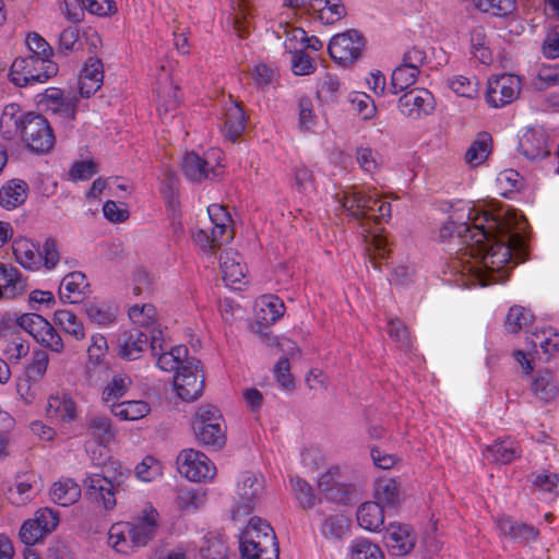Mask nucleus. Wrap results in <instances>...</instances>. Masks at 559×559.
I'll use <instances>...</instances> for the list:
<instances>
[{
  "label": "nucleus",
  "instance_id": "f257e3e1",
  "mask_svg": "<svg viewBox=\"0 0 559 559\" xmlns=\"http://www.w3.org/2000/svg\"><path fill=\"white\" fill-rule=\"evenodd\" d=\"M441 239L456 237L465 245L464 257L473 258L463 262L453 258L450 269L465 275H474L481 286L504 282L510 271L523 259L518 255L524 250V239L512 230L510 223L490 213H478L467 209L457 219L451 216L440 228Z\"/></svg>",
  "mask_w": 559,
  "mask_h": 559
},
{
  "label": "nucleus",
  "instance_id": "f03ea898",
  "mask_svg": "<svg viewBox=\"0 0 559 559\" xmlns=\"http://www.w3.org/2000/svg\"><path fill=\"white\" fill-rule=\"evenodd\" d=\"M20 106L9 104L0 118L1 128L14 126L21 131L26 146L36 153H48L55 145V134L47 119L38 114L27 112L19 117Z\"/></svg>",
  "mask_w": 559,
  "mask_h": 559
},
{
  "label": "nucleus",
  "instance_id": "7ed1b4c3",
  "mask_svg": "<svg viewBox=\"0 0 559 559\" xmlns=\"http://www.w3.org/2000/svg\"><path fill=\"white\" fill-rule=\"evenodd\" d=\"M335 198L354 218L382 222L391 217V204L379 198L374 190L370 191L353 185L342 189L335 194Z\"/></svg>",
  "mask_w": 559,
  "mask_h": 559
},
{
  "label": "nucleus",
  "instance_id": "20e7f679",
  "mask_svg": "<svg viewBox=\"0 0 559 559\" xmlns=\"http://www.w3.org/2000/svg\"><path fill=\"white\" fill-rule=\"evenodd\" d=\"M192 428L197 440L207 447L221 449L226 442L224 418L213 405H202L195 412Z\"/></svg>",
  "mask_w": 559,
  "mask_h": 559
},
{
  "label": "nucleus",
  "instance_id": "39448f33",
  "mask_svg": "<svg viewBox=\"0 0 559 559\" xmlns=\"http://www.w3.org/2000/svg\"><path fill=\"white\" fill-rule=\"evenodd\" d=\"M58 66L49 58L26 56L16 58L10 69L11 81L17 86L44 83L56 75Z\"/></svg>",
  "mask_w": 559,
  "mask_h": 559
},
{
  "label": "nucleus",
  "instance_id": "423d86ee",
  "mask_svg": "<svg viewBox=\"0 0 559 559\" xmlns=\"http://www.w3.org/2000/svg\"><path fill=\"white\" fill-rule=\"evenodd\" d=\"M130 477L129 471H120L114 476L91 474L83 480L86 496L90 500L99 503L107 511L112 510L117 504L116 495L124 481Z\"/></svg>",
  "mask_w": 559,
  "mask_h": 559
},
{
  "label": "nucleus",
  "instance_id": "0eeeda50",
  "mask_svg": "<svg viewBox=\"0 0 559 559\" xmlns=\"http://www.w3.org/2000/svg\"><path fill=\"white\" fill-rule=\"evenodd\" d=\"M239 545H243L247 554L259 548L267 559L275 556L276 536L269 523L260 518H251L240 534Z\"/></svg>",
  "mask_w": 559,
  "mask_h": 559
},
{
  "label": "nucleus",
  "instance_id": "6e6552de",
  "mask_svg": "<svg viewBox=\"0 0 559 559\" xmlns=\"http://www.w3.org/2000/svg\"><path fill=\"white\" fill-rule=\"evenodd\" d=\"M236 493L234 518L249 514L264 497V478L259 474L245 472L237 481Z\"/></svg>",
  "mask_w": 559,
  "mask_h": 559
},
{
  "label": "nucleus",
  "instance_id": "1a4fd4ad",
  "mask_svg": "<svg viewBox=\"0 0 559 559\" xmlns=\"http://www.w3.org/2000/svg\"><path fill=\"white\" fill-rule=\"evenodd\" d=\"M17 324L34 340L49 350L61 354L64 343L56 329L40 314L24 313L17 319Z\"/></svg>",
  "mask_w": 559,
  "mask_h": 559
},
{
  "label": "nucleus",
  "instance_id": "9d476101",
  "mask_svg": "<svg viewBox=\"0 0 559 559\" xmlns=\"http://www.w3.org/2000/svg\"><path fill=\"white\" fill-rule=\"evenodd\" d=\"M257 321L253 331L260 334L261 341L269 346L278 345L276 336L269 331V325L275 323L285 312L284 302L274 295L261 296L255 304Z\"/></svg>",
  "mask_w": 559,
  "mask_h": 559
},
{
  "label": "nucleus",
  "instance_id": "9b49d317",
  "mask_svg": "<svg viewBox=\"0 0 559 559\" xmlns=\"http://www.w3.org/2000/svg\"><path fill=\"white\" fill-rule=\"evenodd\" d=\"M204 374L200 361L195 358L187 360L174 377V388L177 395L186 402L197 400L203 391Z\"/></svg>",
  "mask_w": 559,
  "mask_h": 559
},
{
  "label": "nucleus",
  "instance_id": "f8f14e48",
  "mask_svg": "<svg viewBox=\"0 0 559 559\" xmlns=\"http://www.w3.org/2000/svg\"><path fill=\"white\" fill-rule=\"evenodd\" d=\"M178 472L191 481L211 479L216 472L214 464L202 452L185 449L177 456Z\"/></svg>",
  "mask_w": 559,
  "mask_h": 559
},
{
  "label": "nucleus",
  "instance_id": "ddd939ff",
  "mask_svg": "<svg viewBox=\"0 0 559 559\" xmlns=\"http://www.w3.org/2000/svg\"><path fill=\"white\" fill-rule=\"evenodd\" d=\"M364 47L362 35L355 29H349L333 36L328 50L333 60L341 64H349L359 58Z\"/></svg>",
  "mask_w": 559,
  "mask_h": 559
},
{
  "label": "nucleus",
  "instance_id": "4468645a",
  "mask_svg": "<svg viewBox=\"0 0 559 559\" xmlns=\"http://www.w3.org/2000/svg\"><path fill=\"white\" fill-rule=\"evenodd\" d=\"M521 91V80L514 74H501L488 80L486 100L489 106L500 108L514 102Z\"/></svg>",
  "mask_w": 559,
  "mask_h": 559
},
{
  "label": "nucleus",
  "instance_id": "2eb2a0df",
  "mask_svg": "<svg viewBox=\"0 0 559 559\" xmlns=\"http://www.w3.org/2000/svg\"><path fill=\"white\" fill-rule=\"evenodd\" d=\"M402 115L412 119H420L430 115L435 109L433 95L426 88H415L406 92L399 99Z\"/></svg>",
  "mask_w": 559,
  "mask_h": 559
},
{
  "label": "nucleus",
  "instance_id": "dca6fc26",
  "mask_svg": "<svg viewBox=\"0 0 559 559\" xmlns=\"http://www.w3.org/2000/svg\"><path fill=\"white\" fill-rule=\"evenodd\" d=\"M218 164H212L210 153L205 157L194 152L187 153L182 159V171L187 179L194 182L212 180L218 176Z\"/></svg>",
  "mask_w": 559,
  "mask_h": 559
},
{
  "label": "nucleus",
  "instance_id": "f3484780",
  "mask_svg": "<svg viewBox=\"0 0 559 559\" xmlns=\"http://www.w3.org/2000/svg\"><path fill=\"white\" fill-rule=\"evenodd\" d=\"M158 512L151 508L150 511H145L143 518L132 524H126L128 537L133 547H143L155 536Z\"/></svg>",
  "mask_w": 559,
  "mask_h": 559
},
{
  "label": "nucleus",
  "instance_id": "a211bd4d",
  "mask_svg": "<svg viewBox=\"0 0 559 559\" xmlns=\"http://www.w3.org/2000/svg\"><path fill=\"white\" fill-rule=\"evenodd\" d=\"M519 152L528 160L542 159L549 154L547 134L542 128L527 129L519 140Z\"/></svg>",
  "mask_w": 559,
  "mask_h": 559
},
{
  "label": "nucleus",
  "instance_id": "6ab92c4d",
  "mask_svg": "<svg viewBox=\"0 0 559 559\" xmlns=\"http://www.w3.org/2000/svg\"><path fill=\"white\" fill-rule=\"evenodd\" d=\"M386 546L394 556L409 554L416 543V536L406 524L390 523L385 535Z\"/></svg>",
  "mask_w": 559,
  "mask_h": 559
},
{
  "label": "nucleus",
  "instance_id": "aec40b11",
  "mask_svg": "<svg viewBox=\"0 0 559 559\" xmlns=\"http://www.w3.org/2000/svg\"><path fill=\"white\" fill-rule=\"evenodd\" d=\"M148 344V335L139 330L131 329L118 337V355L126 360H135L141 357Z\"/></svg>",
  "mask_w": 559,
  "mask_h": 559
},
{
  "label": "nucleus",
  "instance_id": "412c9836",
  "mask_svg": "<svg viewBox=\"0 0 559 559\" xmlns=\"http://www.w3.org/2000/svg\"><path fill=\"white\" fill-rule=\"evenodd\" d=\"M156 94L159 99V116L166 120L168 114L176 110L180 104L179 86L169 75L165 74L157 80Z\"/></svg>",
  "mask_w": 559,
  "mask_h": 559
},
{
  "label": "nucleus",
  "instance_id": "4be33fe9",
  "mask_svg": "<svg viewBox=\"0 0 559 559\" xmlns=\"http://www.w3.org/2000/svg\"><path fill=\"white\" fill-rule=\"evenodd\" d=\"M104 79L103 63L99 59L90 58L81 71L79 91L82 97H90L96 93Z\"/></svg>",
  "mask_w": 559,
  "mask_h": 559
},
{
  "label": "nucleus",
  "instance_id": "5701e85b",
  "mask_svg": "<svg viewBox=\"0 0 559 559\" xmlns=\"http://www.w3.org/2000/svg\"><path fill=\"white\" fill-rule=\"evenodd\" d=\"M247 116L243 108L238 103L230 102L225 107L223 135L235 142L245 132Z\"/></svg>",
  "mask_w": 559,
  "mask_h": 559
},
{
  "label": "nucleus",
  "instance_id": "b1692460",
  "mask_svg": "<svg viewBox=\"0 0 559 559\" xmlns=\"http://www.w3.org/2000/svg\"><path fill=\"white\" fill-rule=\"evenodd\" d=\"M219 266L223 281L226 285L238 284L245 278L246 265L242 263L241 255L233 249H227L222 252Z\"/></svg>",
  "mask_w": 559,
  "mask_h": 559
},
{
  "label": "nucleus",
  "instance_id": "393cba45",
  "mask_svg": "<svg viewBox=\"0 0 559 559\" xmlns=\"http://www.w3.org/2000/svg\"><path fill=\"white\" fill-rule=\"evenodd\" d=\"M88 287L86 277L82 272H71L67 274L59 287V297L63 302H80Z\"/></svg>",
  "mask_w": 559,
  "mask_h": 559
},
{
  "label": "nucleus",
  "instance_id": "a878e982",
  "mask_svg": "<svg viewBox=\"0 0 559 559\" xmlns=\"http://www.w3.org/2000/svg\"><path fill=\"white\" fill-rule=\"evenodd\" d=\"M531 390L542 402L549 403L559 396V381L549 370H539L534 376Z\"/></svg>",
  "mask_w": 559,
  "mask_h": 559
},
{
  "label": "nucleus",
  "instance_id": "bb28decb",
  "mask_svg": "<svg viewBox=\"0 0 559 559\" xmlns=\"http://www.w3.org/2000/svg\"><path fill=\"white\" fill-rule=\"evenodd\" d=\"M483 455L488 462L508 464L520 455V449L513 439L506 438L486 447Z\"/></svg>",
  "mask_w": 559,
  "mask_h": 559
},
{
  "label": "nucleus",
  "instance_id": "cd10ccee",
  "mask_svg": "<svg viewBox=\"0 0 559 559\" xmlns=\"http://www.w3.org/2000/svg\"><path fill=\"white\" fill-rule=\"evenodd\" d=\"M497 526L501 534L509 536L516 543L526 544L537 538L539 532L534 526L513 522L507 516H501L497 520Z\"/></svg>",
  "mask_w": 559,
  "mask_h": 559
},
{
  "label": "nucleus",
  "instance_id": "c85d7f7f",
  "mask_svg": "<svg viewBox=\"0 0 559 559\" xmlns=\"http://www.w3.org/2000/svg\"><path fill=\"white\" fill-rule=\"evenodd\" d=\"M207 214L213 224V239L218 241L225 239L229 241L233 238L231 216L227 209L219 204H211L207 207Z\"/></svg>",
  "mask_w": 559,
  "mask_h": 559
},
{
  "label": "nucleus",
  "instance_id": "c756f323",
  "mask_svg": "<svg viewBox=\"0 0 559 559\" xmlns=\"http://www.w3.org/2000/svg\"><path fill=\"white\" fill-rule=\"evenodd\" d=\"M360 527L369 532H380L384 525V511L378 502L367 501L356 512Z\"/></svg>",
  "mask_w": 559,
  "mask_h": 559
},
{
  "label": "nucleus",
  "instance_id": "7c9ffc66",
  "mask_svg": "<svg viewBox=\"0 0 559 559\" xmlns=\"http://www.w3.org/2000/svg\"><path fill=\"white\" fill-rule=\"evenodd\" d=\"M50 418L63 421H72L76 417L74 401L66 393H57L49 396L46 407Z\"/></svg>",
  "mask_w": 559,
  "mask_h": 559
},
{
  "label": "nucleus",
  "instance_id": "2f4dec72",
  "mask_svg": "<svg viewBox=\"0 0 559 559\" xmlns=\"http://www.w3.org/2000/svg\"><path fill=\"white\" fill-rule=\"evenodd\" d=\"M51 500L62 507L74 504L81 497V487L71 478L55 481L49 491Z\"/></svg>",
  "mask_w": 559,
  "mask_h": 559
},
{
  "label": "nucleus",
  "instance_id": "473e14b6",
  "mask_svg": "<svg viewBox=\"0 0 559 559\" xmlns=\"http://www.w3.org/2000/svg\"><path fill=\"white\" fill-rule=\"evenodd\" d=\"M14 258L23 267L34 271L40 267L39 249L28 239L14 240L12 245Z\"/></svg>",
  "mask_w": 559,
  "mask_h": 559
},
{
  "label": "nucleus",
  "instance_id": "72a5a7b5",
  "mask_svg": "<svg viewBox=\"0 0 559 559\" xmlns=\"http://www.w3.org/2000/svg\"><path fill=\"white\" fill-rule=\"evenodd\" d=\"M154 356L157 358L156 365L160 370L167 372L176 371V373L187 360H191L188 357V348L185 345L165 347L164 350H158V355Z\"/></svg>",
  "mask_w": 559,
  "mask_h": 559
},
{
  "label": "nucleus",
  "instance_id": "f704fd0d",
  "mask_svg": "<svg viewBox=\"0 0 559 559\" xmlns=\"http://www.w3.org/2000/svg\"><path fill=\"white\" fill-rule=\"evenodd\" d=\"M28 186L21 179H13L0 189V205L13 210L22 205L27 198Z\"/></svg>",
  "mask_w": 559,
  "mask_h": 559
},
{
  "label": "nucleus",
  "instance_id": "c9c22d12",
  "mask_svg": "<svg viewBox=\"0 0 559 559\" xmlns=\"http://www.w3.org/2000/svg\"><path fill=\"white\" fill-rule=\"evenodd\" d=\"M374 498L383 508H396L401 502V489L393 478H380L374 485Z\"/></svg>",
  "mask_w": 559,
  "mask_h": 559
},
{
  "label": "nucleus",
  "instance_id": "e433bc0d",
  "mask_svg": "<svg viewBox=\"0 0 559 559\" xmlns=\"http://www.w3.org/2000/svg\"><path fill=\"white\" fill-rule=\"evenodd\" d=\"M110 411L121 420H138L145 417L151 412V407L144 401H124L111 404Z\"/></svg>",
  "mask_w": 559,
  "mask_h": 559
},
{
  "label": "nucleus",
  "instance_id": "4c0bfd02",
  "mask_svg": "<svg viewBox=\"0 0 559 559\" xmlns=\"http://www.w3.org/2000/svg\"><path fill=\"white\" fill-rule=\"evenodd\" d=\"M90 435L99 445H107L115 439V429L111 420L105 416H92L87 419Z\"/></svg>",
  "mask_w": 559,
  "mask_h": 559
},
{
  "label": "nucleus",
  "instance_id": "58836bf2",
  "mask_svg": "<svg viewBox=\"0 0 559 559\" xmlns=\"http://www.w3.org/2000/svg\"><path fill=\"white\" fill-rule=\"evenodd\" d=\"M131 384L132 380L129 376L122 373L115 374L103 390V401L109 404V406L114 403H118V400L127 394Z\"/></svg>",
  "mask_w": 559,
  "mask_h": 559
},
{
  "label": "nucleus",
  "instance_id": "ea45409f",
  "mask_svg": "<svg viewBox=\"0 0 559 559\" xmlns=\"http://www.w3.org/2000/svg\"><path fill=\"white\" fill-rule=\"evenodd\" d=\"M349 530V519L344 514L326 516L321 524V533L329 539H342Z\"/></svg>",
  "mask_w": 559,
  "mask_h": 559
},
{
  "label": "nucleus",
  "instance_id": "a19ab883",
  "mask_svg": "<svg viewBox=\"0 0 559 559\" xmlns=\"http://www.w3.org/2000/svg\"><path fill=\"white\" fill-rule=\"evenodd\" d=\"M491 136L488 133L478 134L465 154V160L471 166L483 164L490 153Z\"/></svg>",
  "mask_w": 559,
  "mask_h": 559
},
{
  "label": "nucleus",
  "instance_id": "79ce46f5",
  "mask_svg": "<svg viewBox=\"0 0 559 559\" xmlns=\"http://www.w3.org/2000/svg\"><path fill=\"white\" fill-rule=\"evenodd\" d=\"M56 323L69 335L75 340H83L85 337V330L82 322L70 310H57L55 312Z\"/></svg>",
  "mask_w": 559,
  "mask_h": 559
},
{
  "label": "nucleus",
  "instance_id": "37998d69",
  "mask_svg": "<svg viewBox=\"0 0 559 559\" xmlns=\"http://www.w3.org/2000/svg\"><path fill=\"white\" fill-rule=\"evenodd\" d=\"M8 276L1 277L0 292L2 297L14 298L17 295L23 294L25 289V282L21 276V273L13 266H7Z\"/></svg>",
  "mask_w": 559,
  "mask_h": 559
},
{
  "label": "nucleus",
  "instance_id": "c03bdc74",
  "mask_svg": "<svg viewBox=\"0 0 559 559\" xmlns=\"http://www.w3.org/2000/svg\"><path fill=\"white\" fill-rule=\"evenodd\" d=\"M419 70H413L407 66L401 64L396 67L391 76V90L393 94H397L408 88L416 82Z\"/></svg>",
  "mask_w": 559,
  "mask_h": 559
},
{
  "label": "nucleus",
  "instance_id": "a18cd8bd",
  "mask_svg": "<svg viewBox=\"0 0 559 559\" xmlns=\"http://www.w3.org/2000/svg\"><path fill=\"white\" fill-rule=\"evenodd\" d=\"M352 559H384L381 548L366 538H357L350 545Z\"/></svg>",
  "mask_w": 559,
  "mask_h": 559
},
{
  "label": "nucleus",
  "instance_id": "49530a36",
  "mask_svg": "<svg viewBox=\"0 0 559 559\" xmlns=\"http://www.w3.org/2000/svg\"><path fill=\"white\" fill-rule=\"evenodd\" d=\"M533 321V314L530 310L513 306L510 308L506 318V329L511 333H518L525 329Z\"/></svg>",
  "mask_w": 559,
  "mask_h": 559
},
{
  "label": "nucleus",
  "instance_id": "de8ad7c7",
  "mask_svg": "<svg viewBox=\"0 0 559 559\" xmlns=\"http://www.w3.org/2000/svg\"><path fill=\"white\" fill-rule=\"evenodd\" d=\"M206 501L205 492L201 488L180 489L177 503L181 510L195 511L204 506Z\"/></svg>",
  "mask_w": 559,
  "mask_h": 559
},
{
  "label": "nucleus",
  "instance_id": "09e8293b",
  "mask_svg": "<svg viewBox=\"0 0 559 559\" xmlns=\"http://www.w3.org/2000/svg\"><path fill=\"white\" fill-rule=\"evenodd\" d=\"M228 547L225 540L219 536H206L204 544L200 549L203 559H226Z\"/></svg>",
  "mask_w": 559,
  "mask_h": 559
},
{
  "label": "nucleus",
  "instance_id": "8fccbe9b",
  "mask_svg": "<svg viewBox=\"0 0 559 559\" xmlns=\"http://www.w3.org/2000/svg\"><path fill=\"white\" fill-rule=\"evenodd\" d=\"M84 309L88 319L98 325L106 326L116 320V311L110 307L87 302L84 305Z\"/></svg>",
  "mask_w": 559,
  "mask_h": 559
},
{
  "label": "nucleus",
  "instance_id": "3c124183",
  "mask_svg": "<svg viewBox=\"0 0 559 559\" xmlns=\"http://www.w3.org/2000/svg\"><path fill=\"white\" fill-rule=\"evenodd\" d=\"M8 500L14 506H25L33 498V486L29 480H16L7 492Z\"/></svg>",
  "mask_w": 559,
  "mask_h": 559
},
{
  "label": "nucleus",
  "instance_id": "603ef678",
  "mask_svg": "<svg viewBox=\"0 0 559 559\" xmlns=\"http://www.w3.org/2000/svg\"><path fill=\"white\" fill-rule=\"evenodd\" d=\"M471 45L474 57L483 63L491 60V52L487 46L486 34L483 27H475L471 33Z\"/></svg>",
  "mask_w": 559,
  "mask_h": 559
},
{
  "label": "nucleus",
  "instance_id": "864d4df0",
  "mask_svg": "<svg viewBox=\"0 0 559 559\" xmlns=\"http://www.w3.org/2000/svg\"><path fill=\"white\" fill-rule=\"evenodd\" d=\"M555 85H559V66L542 67L532 80V87L536 91H544Z\"/></svg>",
  "mask_w": 559,
  "mask_h": 559
},
{
  "label": "nucleus",
  "instance_id": "5fc2aeb1",
  "mask_svg": "<svg viewBox=\"0 0 559 559\" xmlns=\"http://www.w3.org/2000/svg\"><path fill=\"white\" fill-rule=\"evenodd\" d=\"M156 314V308L151 304L134 305L129 309L130 320L139 326H151L155 322Z\"/></svg>",
  "mask_w": 559,
  "mask_h": 559
},
{
  "label": "nucleus",
  "instance_id": "6e6d98bb",
  "mask_svg": "<svg viewBox=\"0 0 559 559\" xmlns=\"http://www.w3.org/2000/svg\"><path fill=\"white\" fill-rule=\"evenodd\" d=\"M163 473L162 464L153 456H145L135 466V475L142 481H152Z\"/></svg>",
  "mask_w": 559,
  "mask_h": 559
},
{
  "label": "nucleus",
  "instance_id": "4d7b16f0",
  "mask_svg": "<svg viewBox=\"0 0 559 559\" xmlns=\"http://www.w3.org/2000/svg\"><path fill=\"white\" fill-rule=\"evenodd\" d=\"M294 496L304 509L312 508L316 503V496L311 486L298 477L290 478Z\"/></svg>",
  "mask_w": 559,
  "mask_h": 559
},
{
  "label": "nucleus",
  "instance_id": "13d9d810",
  "mask_svg": "<svg viewBox=\"0 0 559 559\" xmlns=\"http://www.w3.org/2000/svg\"><path fill=\"white\" fill-rule=\"evenodd\" d=\"M356 162L367 174H374L379 170L378 154L369 146H359L356 148Z\"/></svg>",
  "mask_w": 559,
  "mask_h": 559
},
{
  "label": "nucleus",
  "instance_id": "bf43d9fd",
  "mask_svg": "<svg viewBox=\"0 0 559 559\" xmlns=\"http://www.w3.org/2000/svg\"><path fill=\"white\" fill-rule=\"evenodd\" d=\"M299 126L304 131H310L314 127L318 116L313 103L309 97H301L298 102Z\"/></svg>",
  "mask_w": 559,
  "mask_h": 559
},
{
  "label": "nucleus",
  "instance_id": "052dcab7",
  "mask_svg": "<svg viewBox=\"0 0 559 559\" xmlns=\"http://www.w3.org/2000/svg\"><path fill=\"white\" fill-rule=\"evenodd\" d=\"M532 485L544 492L559 495V474L542 473L530 477Z\"/></svg>",
  "mask_w": 559,
  "mask_h": 559
},
{
  "label": "nucleus",
  "instance_id": "680f3d73",
  "mask_svg": "<svg viewBox=\"0 0 559 559\" xmlns=\"http://www.w3.org/2000/svg\"><path fill=\"white\" fill-rule=\"evenodd\" d=\"M284 34V47L289 53L305 49L307 33L302 28L285 26Z\"/></svg>",
  "mask_w": 559,
  "mask_h": 559
},
{
  "label": "nucleus",
  "instance_id": "e2e57ef3",
  "mask_svg": "<svg viewBox=\"0 0 559 559\" xmlns=\"http://www.w3.org/2000/svg\"><path fill=\"white\" fill-rule=\"evenodd\" d=\"M477 7L497 16H504L515 9L514 0H477Z\"/></svg>",
  "mask_w": 559,
  "mask_h": 559
},
{
  "label": "nucleus",
  "instance_id": "0e129e2a",
  "mask_svg": "<svg viewBox=\"0 0 559 559\" xmlns=\"http://www.w3.org/2000/svg\"><path fill=\"white\" fill-rule=\"evenodd\" d=\"M449 86L461 97L473 98L477 94V83L463 75L450 79Z\"/></svg>",
  "mask_w": 559,
  "mask_h": 559
},
{
  "label": "nucleus",
  "instance_id": "69168bd1",
  "mask_svg": "<svg viewBox=\"0 0 559 559\" xmlns=\"http://www.w3.org/2000/svg\"><path fill=\"white\" fill-rule=\"evenodd\" d=\"M294 180L296 189L304 193H311L314 191V176L313 173L306 166H297L294 170Z\"/></svg>",
  "mask_w": 559,
  "mask_h": 559
},
{
  "label": "nucleus",
  "instance_id": "338daca9",
  "mask_svg": "<svg viewBox=\"0 0 559 559\" xmlns=\"http://www.w3.org/2000/svg\"><path fill=\"white\" fill-rule=\"evenodd\" d=\"M33 522L37 523V525L46 533H51L59 523V514L49 508H43L35 512Z\"/></svg>",
  "mask_w": 559,
  "mask_h": 559
},
{
  "label": "nucleus",
  "instance_id": "774afa93",
  "mask_svg": "<svg viewBox=\"0 0 559 559\" xmlns=\"http://www.w3.org/2000/svg\"><path fill=\"white\" fill-rule=\"evenodd\" d=\"M48 364V354L41 349L35 350L33 353L32 362L27 367L28 377L34 380L41 379L47 371Z\"/></svg>",
  "mask_w": 559,
  "mask_h": 559
}]
</instances>
